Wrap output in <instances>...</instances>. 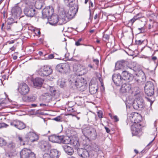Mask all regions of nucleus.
I'll use <instances>...</instances> for the list:
<instances>
[{"label": "nucleus", "instance_id": "obj_1", "mask_svg": "<svg viewBox=\"0 0 158 158\" xmlns=\"http://www.w3.org/2000/svg\"><path fill=\"white\" fill-rule=\"evenodd\" d=\"M29 0H26L27 4L28 5L24 9V12L25 15L27 17H32L35 16L36 10L34 7L35 2Z\"/></svg>", "mask_w": 158, "mask_h": 158}, {"label": "nucleus", "instance_id": "obj_2", "mask_svg": "<svg viewBox=\"0 0 158 158\" xmlns=\"http://www.w3.org/2000/svg\"><path fill=\"white\" fill-rule=\"evenodd\" d=\"M84 79L81 78V79L75 78L71 80L70 82L71 84L74 85L77 88L81 91H84L87 87L86 83L84 81Z\"/></svg>", "mask_w": 158, "mask_h": 158}, {"label": "nucleus", "instance_id": "obj_3", "mask_svg": "<svg viewBox=\"0 0 158 158\" xmlns=\"http://www.w3.org/2000/svg\"><path fill=\"white\" fill-rule=\"evenodd\" d=\"M37 72L41 76H47L52 73V70L50 66L46 65L42 67Z\"/></svg>", "mask_w": 158, "mask_h": 158}, {"label": "nucleus", "instance_id": "obj_4", "mask_svg": "<svg viewBox=\"0 0 158 158\" xmlns=\"http://www.w3.org/2000/svg\"><path fill=\"white\" fill-rule=\"evenodd\" d=\"M69 7V8L67 11H64V17H66L68 19H71L73 18L74 16L77 12L78 9V6Z\"/></svg>", "mask_w": 158, "mask_h": 158}, {"label": "nucleus", "instance_id": "obj_5", "mask_svg": "<svg viewBox=\"0 0 158 158\" xmlns=\"http://www.w3.org/2000/svg\"><path fill=\"white\" fill-rule=\"evenodd\" d=\"M21 158H35V154L31 150L27 148H24L20 153Z\"/></svg>", "mask_w": 158, "mask_h": 158}, {"label": "nucleus", "instance_id": "obj_6", "mask_svg": "<svg viewBox=\"0 0 158 158\" xmlns=\"http://www.w3.org/2000/svg\"><path fill=\"white\" fill-rule=\"evenodd\" d=\"M133 106L135 110H141L144 106V100L141 98H136L133 103Z\"/></svg>", "mask_w": 158, "mask_h": 158}, {"label": "nucleus", "instance_id": "obj_7", "mask_svg": "<svg viewBox=\"0 0 158 158\" xmlns=\"http://www.w3.org/2000/svg\"><path fill=\"white\" fill-rule=\"evenodd\" d=\"M135 80L139 84H143L146 80L145 74L142 70H139L135 77Z\"/></svg>", "mask_w": 158, "mask_h": 158}, {"label": "nucleus", "instance_id": "obj_8", "mask_svg": "<svg viewBox=\"0 0 158 158\" xmlns=\"http://www.w3.org/2000/svg\"><path fill=\"white\" fill-rule=\"evenodd\" d=\"M54 9L52 7L49 6L44 8L42 11V17L43 18L49 19L50 17L52 15Z\"/></svg>", "mask_w": 158, "mask_h": 158}, {"label": "nucleus", "instance_id": "obj_9", "mask_svg": "<svg viewBox=\"0 0 158 158\" xmlns=\"http://www.w3.org/2000/svg\"><path fill=\"white\" fill-rule=\"evenodd\" d=\"M69 68V65L66 63H61L57 64L56 67V70L62 73H66Z\"/></svg>", "mask_w": 158, "mask_h": 158}, {"label": "nucleus", "instance_id": "obj_10", "mask_svg": "<svg viewBox=\"0 0 158 158\" xmlns=\"http://www.w3.org/2000/svg\"><path fill=\"white\" fill-rule=\"evenodd\" d=\"M38 138L37 135L33 132H30L26 135L24 140L26 142H33L37 141Z\"/></svg>", "mask_w": 158, "mask_h": 158}, {"label": "nucleus", "instance_id": "obj_11", "mask_svg": "<svg viewBox=\"0 0 158 158\" xmlns=\"http://www.w3.org/2000/svg\"><path fill=\"white\" fill-rule=\"evenodd\" d=\"M112 80L116 85L120 86L123 82L122 77L119 73H115L113 75Z\"/></svg>", "mask_w": 158, "mask_h": 158}, {"label": "nucleus", "instance_id": "obj_12", "mask_svg": "<svg viewBox=\"0 0 158 158\" xmlns=\"http://www.w3.org/2000/svg\"><path fill=\"white\" fill-rule=\"evenodd\" d=\"M18 89L19 92L22 95L27 94L29 91L28 86L24 83H21L19 85Z\"/></svg>", "mask_w": 158, "mask_h": 158}, {"label": "nucleus", "instance_id": "obj_13", "mask_svg": "<svg viewBox=\"0 0 158 158\" xmlns=\"http://www.w3.org/2000/svg\"><path fill=\"white\" fill-rule=\"evenodd\" d=\"M39 148L43 151L49 150L51 147L48 142L44 140H42L39 142Z\"/></svg>", "mask_w": 158, "mask_h": 158}, {"label": "nucleus", "instance_id": "obj_14", "mask_svg": "<svg viewBox=\"0 0 158 158\" xmlns=\"http://www.w3.org/2000/svg\"><path fill=\"white\" fill-rule=\"evenodd\" d=\"M10 125L19 130H22L25 127V125L23 122L18 120H15L10 123Z\"/></svg>", "mask_w": 158, "mask_h": 158}, {"label": "nucleus", "instance_id": "obj_15", "mask_svg": "<svg viewBox=\"0 0 158 158\" xmlns=\"http://www.w3.org/2000/svg\"><path fill=\"white\" fill-rule=\"evenodd\" d=\"M50 23L52 25H55L59 22V24H62L61 21H62L63 19H59L58 16L56 15H52L50 17Z\"/></svg>", "mask_w": 158, "mask_h": 158}, {"label": "nucleus", "instance_id": "obj_16", "mask_svg": "<svg viewBox=\"0 0 158 158\" xmlns=\"http://www.w3.org/2000/svg\"><path fill=\"white\" fill-rule=\"evenodd\" d=\"M121 76L123 79L124 81H127L129 82L133 79V77L132 74L129 73L127 71L124 70H123L121 74Z\"/></svg>", "mask_w": 158, "mask_h": 158}, {"label": "nucleus", "instance_id": "obj_17", "mask_svg": "<svg viewBox=\"0 0 158 158\" xmlns=\"http://www.w3.org/2000/svg\"><path fill=\"white\" fill-rule=\"evenodd\" d=\"M22 12L21 8L18 6L14 7L11 10L12 15L15 18H17L20 16Z\"/></svg>", "mask_w": 158, "mask_h": 158}, {"label": "nucleus", "instance_id": "obj_18", "mask_svg": "<svg viewBox=\"0 0 158 158\" xmlns=\"http://www.w3.org/2000/svg\"><path fill=\"white\" fill-rule=\"evenodd\" d=\"M62 136H57L55 135H52L49 137L50 141L53 143H61V140L62 139Z\"/></svg>", "mask_w": 158, "mask_h": 158}, {"label": "nucleus", "instance_id": "obj_19", "mask_svg": "<svg viewBox=\"0 0 158 158\" xmlns=\"http://www.w3.org/2000/svg\"><path fill=\"white\" fill-rule=\"evenodd\" d=\"M121 85L122 87L120 91L123 93L128 92L131 89V85L129 83H125Z\"/></svg>", "mask_w": 158, "mask_h": 158}, {"label": "nucleus", "instance_id": "obj_20", "mask_svg": "<svg viewBox=\"0 0 158 158\" xmlns=\"http://www.w3.org/2000/svg\"><path fill=\"white\" fill-rule=\"evenodd\" d=\"M77 152L79 156L83 158L87 157L89 152L87 150L82 148H78Z\"/></svg>", "mask_w": 158, "mask_h": 158}, {"label": "nucleus", "instance_id": "obj_21", "mask_svg": "<svg viewBox=\"0 0 158 158\" xmlns=\"http://www.w3.org/2000/svg\"><path fill=\"white\" fill-rule=\"evenodd\" d=\"M126 63L125 61L121 60L118 61L115 64V68L116 69H121L122 71L124 70Z\"/></svg>", "mask_w": 158, "mask_h": 158}, {"label": "nucleus", "instance_id": "obj_22", "mask_svg": "<svg viewBox=\"0 0 158 158\" xmlns=\"http://www.w3.org/2000/svg\"><path fill=\"white\" fill-rule=\"evenodd\" d=\"M13 21V19L12 18H9L8 19L7 24L5 27V29H6L7 31H10L13 29V26L16 24L15 22H12Z\"/></svg>", "mask_w": 158, "mask_h": 158}, {"label": "nucleus", "instance_id": "obj_23", "mask_svg": "<svg viewBox=\"0 0 158 158\" xmlns=\"http://www.w3.org/2000/svg\"><path fill=\"white\" fill-rule=\"evenodd\" d=\"M44 80L41 78L37 77L33 81L34 85L35 87H40L43 83Z\"/></svg>", "mask_w": 158, "mask_h": 158}, {"label": "nucleus", "instance_id": "obj_24", "mask_svg": "<svg viewBox=\"0 0 158 158\" xmlns=\"http://www.w3.org/2000/svg\"><path fill=\"white\" fill-rule=\"evenodd\" d=\"M92 140H94L97 138V133L96 129L93 128L90 132L87 135Z\"/></svg>", "mask_w": 158, "mask_h": 158}, {"label": "nucleus", "instance_id": "obj_25", "mask_svg": "<svg viewBox=\"0 0 158 158\" xmlns=\"http://www.w3.org/2000/svg\"><path fill=\"white\" fill-rule=\"evenodd\" d=\"M62 147L65 152L68 155H71L73 153L74 151L72 148L67 145L63 146Z\"/></svg>", "mask_w": 158, "mask_h": 158}, {"label": "nucleus", "instance_id": "obj_26", "mask_svg": "<svg viewBox=\"0 0 158 158\" xmlns=\"http://www.w3.org/2000/svg\"><path fill=\"white\" fill-rule=\"evenodd\" d=\"M51 158H58L60 153L56 149H52L51 150L50 152Z\"/></svg>", "mask_w": 158, "mask_h": 158}, {"label": "nucleus", "instance_id": "obj_27", "mask_svg": "<svg viewBox=\"0 0 158 158\" xmlns=\"http://www.w3.org/2000/svg\"><path fill=\"white\" fill-rule=\"evenodd\" d=\"M138 124L134 125H132L131 127L132 133L133 135H138L140 131L139 129L137 127H138Z\"/></svg>", "mask_w": 158, "mask_h": 158}, {"label": "nucleus", "instance_id": "obj_28", "mask_svg": "<svg viewBox=\"0 0 158 158\" xmlns=\"http://www.w3.org/2000/svg\"><path fill=\"white\" fill-rule=\"evenodd\" d=\"M98 90V86L95 85H91L89 86V91L91 94H95Z\"/></svg>", "mask_w": 158, "mask_h": 158}, {"label": "nucleus", "instance_id": "obj_29", "mask_svg": "<svg viewBox=\"0 0 158 158\" xmlns=\"http://www.w3.org/2000/svg\"><path fill=\"white\" fill-rule=\"evenodd\" d=\"M93 128L92 127L88 126L83 128L82 130L83 134L87 136Z\"/></svg>", "mask_w": 158, "mask_h": 158}, {"label": "nucleus", "instance_id": "obj_30", "mask_svg": "<svg viewBox=\"0 0 158 158\" xmlns=\"http://www.w3.org/2000/svg\"><path fill=\"white\" fill-rule=\"evenodd\" d=\"M70 143L73 145L76 148H77L80 145V143L77 138H75L72 139H71Z\"/></svg>", "mask_w": 158, "mask_h": 158}, {"label": "nucleus", "instance_id": "obj_31", "mask_svg": "<svg viewBox=\"0 0 158 158\" xmlns=\"http://www.w3.org/2000/svg\"><path fill=\"white\" fill-rule=\"evenodd\" d=\"M62 136V139L61 140V143H63L65 144H69L71 142V138L68 136Z\"/></svg>", "mask_w": 158, "mask_h": 158}, {"label": "nucleus", "instance_id": "obj_32", "mask_svg": "<svg viewBox=\"0 0 158 158\" xmlns=\"http://www.w3.org/2000/svg\"><path fill=\"white\" fill-rule=\"evenodd\" d=\"M154 89H144L145 92L148 96H151L154 93Z\"/></svg>", "mask_w": 158, "mask_h": 158}, {"label": "nucleus", "instance_id": "obj_33", "mask_svg": "<svg viewBox=\"0 0 158 158\" xmlns=\"http://www.w3.org/2000/svg\"><path fill=\"white\" fill-rule=\"evenodd\" d=\"M154 89L153 83L150 81H148L146 83L144 87V89Z\"/></svg>", "mask_w": 158, "mask_h": 158}, {"label": "nucleus", "instance_id": "obj_34", "mask_svg": "<svg viewBox=\"0 0 158 158\" xmlns=\"http://www.w3.org/2000/svg\"><path fill=\"white\" fill-rule=\"evenodd\" d=\"M65 80L64 79H59L58 81V85L61 88H63L66 85Z\"/></svg>", "mask_w": 158, "mask_h": 158}, {"label": "nucleus", "instance_id": "obj_35", "mask_svg": "<svg viewBox=\"0 0 158 158\" xmlns=\"http://www.w3.org/2000/svg\"><path fill=\"white\" fill-rule=\"evenodd\" d=\"M9 102L8 100L6 99L0 103V106L2 107V108L7 107L8 106L7 105Z\"/></svg>", "mask_w": 158, "mask_h": 158}, {"label": "nucleus", "instance_id": "obj_36", "mask_svg": "<svg viewBox=\"0 0 158 158\" xmlns=\"http://www.w3.org/2000/svg\"><path fill=\"white\" fill-rule=\"evenodd\" d=\"M89 158H97L98 155L94 151H89L88 156Z\"/></svg>", "mask_w": 158, "mask_h": 158}, {"label": "nucleus", "instance_id": "obj_37", "mask_svg": "<svg viewBox=\"0 0 158 158\" xmlns=\"http://www.w3.org/2000/svg\"><path fill=\"white\" fill-rule=\"evenodd\" d=\"M139 14H138L136 16H134L132 19L129 21V23H131V25H132L136 20L141 17V16H139Z\"/></svg>", "mask_w": 158, "mask_h": 158}, {"label": "nucleus", "instance_id": "obj_38", "mask_svg": "<svg viewBox=\"0 0 158 158\" xmlns=\"http://www.w3.org/2000/svg\"><path fill=\"white\" fill-rule=\"evenodd\" d=\"M26 98L28 102H33L36 99V97L35 96L32 95L27 96Z\"/></svg>", "mask_w": 158, "mask_h": 158}, {"label": "nucleus", "instance_id": "obj_39", "mask_svg": "<svg viewBox=\"0 0 158 158\" xmlns=\"http://www.w3.org/2000/svg\"><path fill=\"white\" fill-rule=\"evenodd\" d=\"M35 2V6L36 8L38 9H41L42 7V3L40 2V1H36Z\"/></svg>", "mask_w": 158, "mask_h": 158}, {"label": "nucleus", "instance_id": "obj_40", "mask_svg": "<svg viewBox=\"0 0 158 158\" xmlns=\"http://www.w3.org/2000/svg\"><path fill=\"white\" fill-rule=\"evenodd\" d=\"M6 141L3 138L0 137V146L2 147L6 145Z\"/></svg>", "mask_w": 158, "mask_h": 158}, {"label": "nucleus", "instance_id": "obj_41", "mask_svg": "<svg viewBox=\"0 0 158 158\" xmlns=\"http://www.w3.org/2000/svg\"><path fill=\"white\" fill-rule=\"evenodd\" d=\"M8 146L9 148L11 149H13L15 148V144L13 142H11L8 144Z\"/></svg>", "mask_w": 158, "mask_h": 158}, {"label": "nucleus", "instance_id": "obj_42", "mask_svg": "<svg viewBox=\"0 0 158 158\" xmlns=\"http://www.w3.org/2000/svg\"><path fill=\"white\" fill-rule=\"evenodd\" d=\"M49 89L52 94L55 95V94H54V93L55 92L56 90L54 87H53L49 86Z\"/></svg>", "mask_w": 158, "mask_h": 158}, {"label": "nucleus", "instance_id": "obj_43", "mask_svg": "<svg viewBox=\"0 0 158 158\" xmlns=\"http://www.w3.org/2000/svg\"><path fill=\"white\" fill-rule=\"evenodd\" d=\"M109 39V36L107 34H104L103 35V40L104 41H106V40H108Z\"/></svg>", "mask_w": 158, "mask_h": 158}, {"label": "nucleus", "instance_id": "obj_44", "mask_svg": "<svg viewBox=\"0 0 158 158\" xmlns=\"http://www.w3.org/2000/svg\"><path fill=\"white\" fill-rule=\"evenodd\" d=\"M43 158H51L50 154H49L47 153H45L43 155Z\"/></svg>", "mask_w": 158, "mask_h": 158}, {"label": "nucleus", "instance_id": "obj_45", "mask_svg": "<svg viewBox=\"0 0 158 158\" xmlns=\"http://www.w3.org/2000/svg\"><path fill=\"white\" fill-rule=\"evenodd\" d=\"M8 125L4 123H0V129L2 127H6Z\"/></svg>", "mask_w": 158, "mask_h": 158}, {"label": "nucleus", "instance_id": "obj_46", "mask_svg": "<svg viewBox=\"0 0 158 158\" xmlns=\"http://www.w3.org/2000/svg\"><path fill=\"white\" fill-rule=\"evenodd\" d=\"M143 40L142 41L140 40H136L135 41L136 44L138 45H141L143 43Z\"/></svg>", "mask_w": 158, "mask_h": 158}, {"label": "nucleus", "instance_id": "obj_47", "mask_svg": "<svg viewBox=\"0 0 158 158\" xmlns=\"http://www.w3.org/2000/svg\"><path fill=\"white\" fill-rule=\"evenodd\" d=\"M98 117L100 118H102V112L101 111H99L98 113Z\"/></svg>", "mask_w": 158, "mask_h": 158}, {"label": "nucleus", "instance_id": "obj_48", "mask_svg": "<svg viewBox=\"0 0 158 158\" xmlns=\"http://www.w3.org/2000/svg\"><path fill=\"white\" fill-rule=\"evenodd\" d=\"M53 119L56 121H60L61 120V117L60 116H58L54 118Z\"/></svg>", "mask_w": 158, "mask_h": 158}, {"label": "nucleus", "instance_id": "obj_49", "mask_svg": "<svg viewBox=\"0 0 158 158\" xmlns=\"http://www.w3.org/2000/svg\"><path fill=\"white\" fill-rule=\"evenodd\" d=\"M93 61L95 63L97 66L98 65L99 63V61L98 59H93Z\"/></svg>", "mask_w": 158, "mask_h": 158}, {"label": "nucleus", "instance_id": "obj_50", "mask_svg": "<svg viewBox=\"0 0 158 158\" xmlns=\"http://www.w3.org/2000/svg\"><path fill=\"white\" fill-rule=\"evenodd\" d=\"M155 138H154V139L152 140L147 145V147H148V148H150L152 146V143L153 142V140H154Z\"/></svg>", "mask_w": 158, "mask_h": 158}, {"label": "nucleus", "instance_id": "obj_51", "mask_svg": "<svg viewBox=\"0 0 158 158\" xmlns=\"http://www.w3.org/2000/svg\"><path fill=\"white\" fill-rule=\"evenodd\" d=\"M54 57L53 54H51L48 56V59H51L53 58Z\"/></svg>", "mask_w": 158, "mask_h": 158}, {"label": "nucleus", "instance_id": "obj_52", "mask_svg": "<svg viewBox=\"0 0 158 158\" xmlns=\"http://www.w3.org/2000/svg\"><path fill=\"white\" fill-rule=\"evenodd\" d=\"M25 138V137L24 138H23L22 137L20 136H19L18 137V139L20 142H21L22 141H26L24 140V139Z\"/></svg>", "mask_w": 158, "mask_h": 158}, {"label": "nucleus", "instance_id": "obj_53", "mask_svg": "<svg viewBox=\"0 0 158 158\" xmlns=\"http://www.w3.org/2000/svg\"><path fill=\"white\" fill-rule=\"evenodd\" d=\"M2 13L3 15V16L4 18L6 17L7 14H6V10H5V9L3 10Z\"/></svg>", "mask_w": 158, "mask_h": 158}, {"label": "nucleus", "instance_id": "obj_54", "mask_svg": "<svg viewBox=\"0 0 158 158\" xmlns=\"http://www.w3.org/2000/svg\"><path fill=\"white\" fill-rule=\"evenodd\" d=\"M113 118L114 120H115V121L116 122H117L119 120V119H118V117L116 115L114 116L113 117Z\"/></svg>", "mask_w": 158, "mask_h": 158}, {"label": "nucleus", "instance_id": "obj_55", "mask_svg": "<svg viewBox=\"0 0 158 158\" xmlns=\"http://www.w3.org/2000/svg\"><path fill=\"white\" fill-rule=\"evenodd\" d=\"M105 128L106 130V132L107 133H109L110 132V129L108 127H105Z\"/></svg>", "mask_w": 158, "mask_h": 158}, {"label": "nucleus", "instance_id": "obj_56", "mask_svg": "<svg viewBox=\"0 0 158 158\" xmlns=\"http://www.w3.org/2000/svg\"><path fill=\"white\" fill-rule=\"evenodd\" d=\"M15 48H16L14 46H13L10 48V50L12 51H14L15 50Z\"/></svg>", "mask_w": 158, "mask_h": 158}, {"label": "nucleus", "instance_id": "obj_57", "mask_svg": "<svg viewBox=\"0 0 158 158\" xmlns=\"http://www.w3.org/2000/svg\"><path fill=\"white\" fill-rule=\"evenodd\" d=\"M98 17V15L97 14H96L95 15L94 17V19H96Z\"/></svg>", "mask_w": 158, "mask_h": 158}, {"label": "nucleus", "instance_id": "obj_58", "mask_svg": "<svg viewBox=\"0 0 158 158\" xmlns=\"http://www.w3.org/2000/svg\"><path fill=\"white\" fill-rule=\"evenodd\" d=\"M75 45L77 46H78L80 45V42L79 41H77L76 42Z\"/></svg>", "mask_w": 158, "mask_h": 158}, {"label": "nucleus", "instance_id": "obj_59", "mask_svg": "<svg viewBox=\"0 0 158 158\" xmlns=\"http://www.w3.org/2000/svg\"><path fill=\"white\" fill-rule=\"evenodd\" d=\"M148 100L150 102V105H151L152 103H153V102L151 101L150 99L147 98Z\"/></svg>", "mask_w": 158, "mask_h": 158}, {"label": "nucleus", "instance_id": "obj_60", "mask_svg": "<svg viewBox=\"0 0 158 158\" xmlns=\"http://www.w3.org/2000/svg\"><path fill=\"white\" fill-rule=\"evenodd\" d=\"M88 67H90L91 69H93V67L91 64H89L88 65Z\"/></svg>", "mask_w": 158, "mask_h": 158}, {"label": "nucleus", "instance_id": "obj_61", "mask_svg": "<svg viewBox=\"0 0 158 158\" xmlns=\"http://www.w3.org/2000/svg\"><path fill=\"white\" fill-rule=\"evenodd\" d=\"M45 95H47L46 97L45 98V99H47L48 98H50V96H49L48 95V94H46Z\"/></svg>", "mask_w": 158, "mask_h": 158}, {"label": "nucleus", "instance_id": "obj_62", "mask_svg": "<svg viewBox=\"0 0 158 158\" xmlns=\"http://www.w3.org/2000/svg\"><path fill=\"white\" fill-rule=\"evenodd\" d=\"M17 58V56H13V59L14 60H16Z\"/></svg>", "mask_w": 158, "mask_h": 158}, {"label": "nucleus", "instance_id": "obj_63", "mask_svg": "<svg viewBox=\"0 0 158 158\" xmlns=\"http://www.w3.org/2000/svg\"><path fill=\"white\" fill-rule=\"evenodd\" d=\"M157 59V58L156 56H153L152 57V60H155Z\"/></svg>", "mask_w": 158, "mask_h": 158}, {"label": "nucleus", "instance_id": "obj_64", "mask_svg": "<svg viewBox=\"0 0 158 158\" xmlns=\"http://www.w3.org/2000/svg\"><path fill=\"white\" fill-rule=\"evenodd\" d=\"M43 52L41 51H39V54L40 56H41L43 54Z\"/></svg>", "mask_w": 158, "mask_h": 158}]
</instances>
